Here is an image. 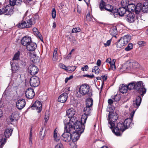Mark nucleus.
I'll return each mask as SVG.
<instances>
[{
	"instance_id": "16",
	"label": "nucleus",
	"mask_w": 148,
	"mask_h": 148,
	"mask_svg": "<svg viewBox=\"0 0 148 148\" xmlns=\"http://www.w3.org/2000/svg\"><path fill=\"white\" fill-rule=\"evenodd\" d=\"M35 95L34 90L32 88L27 89L25 92V96L29 99H32L33 98Z\"/></svg>"
},
{
	"instance_id": "33",
	"label": "nucleus",
	"mask_w": 148,
	"mask_h": 148,
	"mask_svg": "<svg viewBox=\"0 0 148 148\" xmlns=\"http://www.w3.org/2000/svg\"><path fill=\"white\" fill-rule=\"evenodd\" d=\"M121 38H122L123 41L125 43V45H126L130 40L131 37L130 35H127L123 37H121Z\"/></svg>"
},
{
	"instance_id": "54",
	"label": "nucleus",
	"mask_w": 148,
	"mask_h": 148,
	"mask_svg": "<svg viewBox=\"0 0 148 148\" xmlns=\"http://www.w3.org/2000/svg\"><path fill=\"white\" fill-rule=\"evenodd\" d=\"M112 98L115 101H119L120 99L119 96L117 95H115L114 98Z\"/></svg>"
},
{
	"instance_id": "21",
	"label": "nucleus",
	"mask_w": 148,
	"mask_h": 148,
	"mask_svg": "<svg viewBox=\"0 0 148 148\" xmlns=\"http://www.w3.org/2000/svg\"><path fill=\"white\" fill-rule=\"evenodd\" d=\"M18 114L16 113H13L11 116L10 118L8 119V121L10 123H12L14 122L15 121H16L18 119Z\"/></svg>"
},
{
	"instance_id": "2",
	"label": "nucleus",
	"mask_w": 148,
	"mask_h": 148,
	"mask_svg": "<svg viewBox=\"0 0 148 148\" xmlns=\"http://www.w3.org/2000/svg\"><path fill=\"white\" fill-rule=\"evenodd\" d=\"M35 19L34 17H32L27 21L22 20L19 22L16 26L20 29H24L31 27L35 23Z\"/></svg>"
},
{
	"instance_id": "1",
	"label": "nucleus",
	"mask_w": 148,
	"mask_h": 148,
	"mask_svg": "<svg viewBox=\"0 0 148 148\" xmlns=\"http://www.w3.org/2000/svg\"><path fill=\"white\" fill-rule=\"evenodd\" d=\"M133 123H132V120L130 119H127L123 123L119 122L117 124L116 127L113 128L112 132L116 136L121 135L122 133L129 127H132Z\"/></svg>"
},
{
	"instance_id": "23",
	"label": "nucleus",
	"mask_w": 148,
	"mask_h": 148,
	"mask_svg": "<svg viewBox=\"0 0 148 148\" xmlns=\"http://www.w3.org/2000/svg\"><path fill=\"white\" fill-rule=\"evenodd\" d=\"M129 13L126 17L127 21L130 23H132L134 21L135 18L134 14L132 12H128Z\"/></svg>"
},
{
	"instance_id": "48",
	"label": "nucleus",
	"mask_w": 148,
	"mask_h": 148,
	"mask_svg": "<svg viewBox=\"0 0 148 148\" xmlns=\"http://www.w3.org/2000/svg\"><path fill=\"white\" fill-rule=\"evenodd\" d=\"M115 60H112V62L110 64V68L109 69V70H110V69H111L113 70H114L116 69V66L115 65Z\"/></svg>"
},
{
	"instance_id": "13",
	"label": "nucleus",
	"mask_w": 148,
	"mask_h": 148,
	"mask_svg": "<svg viewBox=\"0 0 148 148\" xmlns=\"http://www.w3.org/2000/svg\"><path fill=\"white\" fill-rule=\"evenodd\" d=\"M28 71L31 75H34L38 73V69L36 66L33 64L29 66Z\"/></svg>"
},
{
	"instance_id": "18",
	"label": "nucleus",
	"mask_w": 148,
	"mask_h": 148,
	"mask_svg": "<svg viewBox=\"0 0 148 148\" xmlns=\"http://www.w3.org/2000/svg\"><path fill=\"white\" fill-rule=\"evenodd\" d=\"M62 139L65 142H69L71 139V133H69L64 131V133L62 135Z\"/></svg>"
},
{
	"instance_id": "15",
	"label": "nucleus",
	"mask_w": 148,
	"mask_h": 148,
	"mask_svg": "<svg viewBox=\"0 0 148 148\" xmlns=\"http://www.w3.org/2000/svg\"><path fill=\"white\" fill-rule=\"evenodd\" d=\"M115 14H118L120 16H122L124 15L126 12L127 11L126 8L122 7L119 8L118 9L115 8L114 9Z\"/></svg>"
},
{
	"instance_id": "17",
	"label": "nucleus",
	"mask_w": 148,
	"mask_h": 148,
	"mask_svg": "<svg viewBox=\"0 0 148 148\" xmlns=\"http://www.w3.org/2000/svg\"><path fill=\"white\" fill-rule=\"evenodd\" d=\"M31 41V37L26 36L22 39L21 43L23 46L26 47Z\"/></svg>"
},
{
	"instance_id": "24",
	"label": "nucleus",
	"mask_w": 148,
	"mask_h": 148,
	"mask_svg": "<svg viewBox=\"0 0 148 148\" xmlns=\"http://www.w3.org/2000/svg\"><path fill=\"white\" fill-rule=\"evenodd\" d=\"M19 65L17 63L13 62L11 64V68L12 73H17L19 69Z\"/></svg>"
},
{
	"instance_id": "47",
	"label": "nucleus",
	"mask_w": 148,
	"mask_h": 148,
	"mask_svg": "<svg viewBox=\"0 0 148 148\" xmlns=\"http://www.w3.org/2000/svg\"><path fill=\"white\" fill-rule=\"evenodd\" d=\"M100 70L98 66H95L93 67L92 72H95V74H98L99 73Z\"/></svg>"
},
{
	"instance_id": "19",
	"label": "nucleus",
	"mask_w": 148,
	"mask_h": 148,
	"mask_svg": "<svg viewBox=\"0 0 148 148\" xmlns=\"http://www.w3.org/2000/svg\"><path fill=\"white\" fill-rule=\"evenodd\" d=\"M27 49L30 51H34L37 47V45L36 43L32 41L26 47Z\"/></svg>"
},
{
	"instance_id": "46",
	"label": "nucleus",
	"mask_w": 148,
	"mask_h": 148,
	"mask_svg": "<svg viewBox=\"0 0 148 148\" xmlns=\"http://www.w3.org/2000/svg\"><path fill=\"white\" fill-rule=\"evenodd\" d=\"M20 52L18 51L14 55L12 60H19V57L20 55Z\"/></svg>"
},
{
	"instance_id": "8",
	"label": "nucleus",
	"mask_w": 148,
	"mask_h": 148,
	"mask_svg": "<svg viewBox=\"0 0 148 148\" xmlns=\"http://www.w3.org/2000/svg\"><path fill=\"white\" fill-rule=\"evenodd\" d=\"M79 123H75L74 125H73V123H71L70 122L67 124H66V125L64 127V131L69 132L71 133V132H73L74 130L78 131L79 130V129H78L77 127V124H79Z\"/></svg>"
},
{
	"instance_id": "60",
	"label": "nucleus",
	"mask_w": 148,
	"mask_h": 148,
	"mask_svg": "<svg viewBox=\"0 0 148 148\" xmlns=\"http://www.w3.org/2000/svg\"><path fill=\"white\" fill-rule=\"evenodd\" d=\"M101 77H102V79H103V81L102 82V86H103V85L104 83V81H106L107 80V76H105V75L102 76Z\"/></svg>"
},
{
	"instance_id": "7",
	"label": "nucleus",
	"mask_w": 148,
	"mask_h": 148,
	"mask_svg": "<svg viewBox=\"0 0 148 148\" xmlns=\"http://www.w3.org/2000/svg\"><path fill=\"white\" fill-rule=\"evenodd\" d=\"M92 110V107L86 106L84 108V114L82 115L81 120L82 122H83L84 124L86 123L88 116L91 114Z\"/></svg>"
},
{
	"instance_id": "58",
	"label": "nucleus",
	"mask_w": 148,
	"mask_h": 148,
	"mask_svg": "<svg viewBox=\"0 0 148 148\" xmlns=\"http://www.w3.org/2000/svg\"><path fill=\"white\" fill-rule=\"evenodd\" d=\"M88 69V67L87 65H85L84 67H82L81 70L83 71H87Z\"/></svg>"
},
{
	"instance_id": "56",
	"label": "nucleus",
	"mask_w": 148,
	"mask_h": 148,
	"mask_svg": "<svg viewBox=\"0 0 148 148\" xmlns=\"http://www.w3.org/2000/svg\"><path fill=\"white\" fill-rule=\"evenodd\" d=\"M138 44L140 46H145V42L143 41H139L138 42Z\"/></svg>"
},
{
	"instance_id": "45",
	"label": "nucleus",
	"mask_w": 148,
	"mask_h": 148,
	"mask_svg": "<svg viewBox=\"0 0 148 148\" xmlns=\"http://www.w3.org/2000/svg\"><path fill=\"white\" fill-rule=\"evenodd\" d=\"M134 82L130 83L128 84V85L127 86V89L130 90L134 89Z\"/></svg>"
},
{
	"instance_id": "36",
	"label": "nucleus",
	"mask_w": 148,
	"mask_h": 148,
	"mask_svg": "<svg viewBox=\"0 0 148 148\" xmlns=\"http://www.w3.org/2000/svg\"><path fill=\"white\" fill-rule=\"evenodd\" d=\"M106 5V3L103 0L101 1L99 4V7L101 11L104 10Z\"/></svg>"
},
{
	"instance_id": "3",
	"label": "nucleus",
	"mask_w": 148,
	"mask_h": 148,
	"mask_svg": "<svg viewBox=\"0 0 148 148\" xmlns=\"http://www.w3.org/2000/svg\"><path fill=\"white\" fill-rule=\"evenodd\" d=\"M108 118V123L110 125L109 126L110 128L112 129L115 126L114 122L116 121L118 119V115L116 112L112 111L109 112Z\"/></svg>"
},
{
	"instance_id": "37",
	"label": "nucleus",
	"mask_w": 148,
	"mask_h": 148,
	"mask_svg": "<svg viewBox=\"0 0 148 148\" xmlns=\"http://www.w3.org/2000/svg\"><path fill=\"white\" fill-rule=\"evenodd\" d=\"M45 130H44V127H41L40 132V138L41 140H43L45 135Z\"/></svg>"
},
{
	"instance_id": "9",
	"label": "nucleus",
	"mask_w": 148,
	"mask_h": 148,
	"mask_svg": "<svg viewBox=\"0 0 148 148\" xmlns=\"http://www.w3.org/2000/svg\"><path fill=\"white\" fill-rule=\"evenodd\" d=\"M3 14L7 16H11L14 12V7L9 5H6L2 7Z\"/></svg>"
},
{
	"instance_id": "43",
	"label": "nucleus",
	"mask_w": 148,
	"mask_h": 148,
	"mask_svg": "<svg viewBox=\"0 0 148 148\" xmlns=\"http://www.w3.org/2000/svg\"><path fill=\"white\" fill-rule=\"evenodd\" d=\"M57 48L55 49L53 53L52 60L54 61L57 60Z\"/></svg>"
},
{
	"instance_id": "6",
	"label": "nucleus",
	"mask_w": 148,
	"mask_h": 148,
	"mask_svg": "<svg viewBox=\"0 0 148 148\" xmlns=\"http://www.w3.org/2000/svg\"><path fill=\"white\" fill-rule=\"evenodd\" d=\"M13 129H6L4 132L5 137H2L0 138V148H2L5 144L7 139L6 138H9L12 135Z\"/></svg>"
},
{
	"instance_id": "38",
	"label": "nucleus",
	"mask_w": 148,
	"mask_h": 148,
	"mask_svg": "<svg viewBox=\"0 0 148 148\" xmlns=\"http://www.w3.org/2000/svg\"><path fill=\"white\" fill-rule=\"evenodd\" d=\"M142 98L140 96H137L136 98V100L135 101H134V103L135 104L136 106H139L141 103Z\"/></svg>"
},
{
	"instance_id": "32",
	"label": "nucleus",
	"mask_w": 148,
	"mask_h": 148,
	"mask_svg": "<svg viewBox=\"0 0 148 148\" xmlns=\"http://www.w3.org/2000/svg\"><path fill=\"white\" fill-rule=\"evenodd\" d=\"M33 31L34 34L37 37H38L41 41H43L42 37L40 33L39 32L37 29L36 27H34L33 29Z\"/></svg>"
},
{
	"instance_id": "27",
	"label": "nucleus",
	"mask_w": 148,
	"mask_h": 148,
	"mask_svg": "<svg viewBox=\"0 0 148 148\" xmlns=\"http://www.w3.org/2000/svg\"><path fill=\"white\" fill-rule=\"evenodd\" d=\"M127 88L125 84H121L119 86V90L122 93H126L127 92Z\"/></svg>"
},
{
	"instance_id": "34",
	"label": "nucleus",
	"mask_w": 148,
	"mask_h": 148,
	"mask_svg": "<svg viewBox=\"0 0 148 148\" xmlns=\"http://www.w3.org/2000/svg\"><path fill=\"white\" fill-rule=\"evenodd\" d=\"M142 11L144 13L148 12V2H145L142 7Z\"/></svg>"
},
{
	"instance_id": "52",
	"label": "nucleus",
	"mask_w": 148,
	"mask_h": 148,
	"mask_svg": "<svg viewBox=\"0 0 148 148\" xmlns=\"http://www.w3.org/2000/svg\"><path fill=\"white\" fill-rule=\"evenodd\" d=\"M51 15L53 19L55 18H56V9L55 8H53L52 9Z\"/></svg>"
},
{
	"instance_id": "4",
	"label": "nucleus",
	"mask_w": 148,
	"mask_h": 148,
	"mask_svg": "<svg viewBox=\"0 0 148 148\" xmlns=\"http://www.w3.org/2000/svg\"><path fill=\"white\" fill-rule=\"evenodd\" d=\"M84 127L85 126H83V127H79L78 129H79V130L73 131L72 133L71 134V139L73 142H75L78 140L81 134L84 132Z\"/></svg>"
},
{
	"instance_id": "62",
	"label": "nucleus",
	"mask_w": 148,
	"mask_h": 148,
	"mask_svg": "<svg viewBox=\"0 0 148 148\" xmlns=\"http://www.w3.org/2000/svg\"><path fill=\"white\" fill-rule=\"evenodd\" d=\"M73 77V75H71L69 77L66 78L65 79V82L67 83L68 80L71 79Z\"/></svg>"
},
{
	"instance_id": "35",
	"label": "nucleus",
	"mask_w": 148,
	"mask_h": 148,
	"mask_svg": "<svg viewBox=\"0 0 148 148\" xmlns=\"http://www.w3.org/2000/svg\"><path fill=\"white\" fill-rule=\"evenodd\" d=\"M142 4L140 3H138L135 6V11L136 14H138L141 11H142Z\"/></svg>"
},
{
	"instance_id": "57",
	"label": "nucleus",
	"mask_w": 148,
	"mask_h": 148,
	"mask_svg": "<svg viewBox=\"0 0 148 148\" xmlns=\"http://www.w3.org/2000/svg\"><path fill=\"white\" fill-rule=\"evenodd\" d=\"M20 64L23 66H25L26 64V60L24 59L23 60H21L20 61Z\"/></svg>"
},
{
	"instance_id": "28",
	"label": "nucleus",
	"mask_w": 148,
	"mask_h": 148,
	"mask_svg": "<svg viewBox=\"0 0 148 148\" xmlns=\"http://www.w3.org/2000/svg\"><path fill=\"white\" fill-rule=\"evenodd\" d=\"M116 47L118 48H121L125 45L122 38H121L116 43Z\"/></svg>"
},
{
	"instance_id": "31",
	"label": "nucleus",
	"mask_w": 148,
	"mask_h": 148,
	"mask_svg": "<svg viewBox=\"0 0 148 148\" xmlns=\"http://www.w3.org/2000/svg\"><path fill=\"white\" fill-rule=\"evenodd\" d=\"M22 1L20 0H10V5L13 7L15 5H18L21 4Z\"/></svg>"
},
{
	"instance_id": "30",
	"label": "nucleus",
	"mask_w": 148,
	"mask_h": 148,
	"mask_svg": "<svg viewBox=\"0 0 148 148\" xmlns=\"http://www.w3.org/2000/svg\"><path fill=\"white\" fill-rule=\"evenodd\" d=\"M110 33L111 35L113 36H116V35L117 34V31L116 26L112 27L110 30Z\"/></svg>"
},
{
	"instance_id": "51",
	"label": "nucleus",
	"mask_w": 148,
	"mask_h": 148,
	"mask_svg": "<svg viewBox=\"0 0 148 148\" xmlns=\"http://www.w3.org/2000/svg\"><path fill=\"white\" fill-rule=\"evenodd\" d=\"M93 17L89 13H88L87 15L86 16V20L89 21H92V20Z\"/></svg>"
},
{
	"instance_id": "10",
	"label": "nucleus",
	"mask_w": 148,
	"mask_h": 148,
	"mask_svg": "<svg viewBox=\"0 0 148 148\" xmlns=\"http://www.w3.org/2000/svg\"><path fill=\"white\" fill-rule=\"evenodd\" d=\"M89 89V86L88 85L82 84L79 88V92L82 96H83L88 93Z\"/></svg>"
},
{
	"instance_id": "55",
	"label": "nucleus",
	"mask_w": 148,
	"mask_h": 148,
	"mask_svg": "<svg viewBox=\"0 0 148 148\" xmlns=\"http://www.w3.org/2000/svg\"><path fill=\"white\" fill-rule=\"evenodd\" d=\"M59 66L62 69H63L65 70L67 69V67H66L65 65L62 63H60L59 65Z\"/></svg>"
},
{
	"instance_id": "53",
	"label": "nucleus",
	"mask_w": 148,
	"mask_h": 148,
	"mask_svg": "<svg viewBox=\"0 0 148 148\" xmlns=\"http://www.w3.org/2000/svg\"><path fill=\"white\" fill-rule=\"evenodd\" d=\"M67 116H66L65 117V118L64 120V123L65 126L66 125V124H67V123H70V120H69V119Z\"/></svg>"
},
{
	"instance_id": "41",
	"label": "nucleus",
	"mask_w": 148,
	"mask_h": 148,
	"mask_svg": "<svg viewBox=\"0 0 148 148\" xmlns=\"http://www.w3.org/2000/svg\"><path fill=\"white\" fill-rule=\"evenodd\" d=\"M76 66H75L67 67L66 71L69 72H72L76 69Z\"/></svg>"
},
{
	"instance_id": "12",
	"label": "nucleus",
	"mask_w": 148,
	"mask_h": 148,
	"mask_svg": "<svg viewBox=\"0 0 148 148\" xmlns=\"http://www.w3.org/2000/svg\"><path fill=\"white\" fill-rule=\"evenodd\" d=\"M42 106L41 102L38 101H37L32 105L31 108L33 110H36L39 113L41 111Z\"/></svg>"
},
{
	"instance_id": "5",
	"label": "nucleus",
	"mask_w": 148,
	"mask_h": 148,
	"mask_svg": "<svg viewBox=\"0 0 148 148\" xmlns=\"http://www.w3.org/2000/svg\"><path fill=\"white\" fill-rule=\"evenodd\" d=\"M134 90L138 91V92L142 97L146 93V89L144 87L142 81H139L135 82Z\"/></svg>"
},
{
	"instance_id": "61",
	"label": "nucleus",
	"mask_w": 148,
	"mask_h": 148,
	"mask_svg": "<svg viewBox=\"0 0 148 148\" xmlns=\"http://www.w3.org/2000/svg\"><path fill=\"white\" fill-rule=\"evenodd\" d=\"M55 148H63L62 144L60 143L56 145Z\"/></svg>"
},
{
	"instance_id": "59",
	"label": "nucleus",
	"mask_w": 148,
	"mask_h": 148,
	"mask_svg": "<svg viewBox=\"0 0 148 148\" xmlns=\"http://www.w3.org/2000/svg\"><path fill=\"white\" fill-rule=\"evenodd\" d=\"M111 40H109L107 41L106 43L104 44V46L106 47L110 45L111 43Z\"/></svg>"
},
{
	"instance_id": "11",
	"label": "nucleus",
	"mask_w": 148,
	"mask_h": 148,
	"mask_svg": "<svg viewBox=\"0 0 148 148\" xmlns=\"http://www.w3.org/2000/svg\"><path fill=\"white\" fill-rule=\"evenodd\" d=\"M39 78L36 76L32 77L30 79V84L32 87L38 86L40 84Z\"/></svg>"
},
{
	"instance_id": "42",
	"label": "nucleus",
	"mask_w": 148,
	"mask_h": 148,
	"mask_svg": "<svg viewBox=\"0 0 148 148\" xmlns=\"http://www.w3.org/2000/svg\"><path fill=\"white\" fill-rule=\"evenodd\" d=\"M129 0H122L121 2V5L122 7L127 8V5L129 4Z\"/></svg>"
},
{
	"instance_id": "64",
	"label": "nucleus",
	"mask_w": 148,
	"mask_h": 148,
	"mask_svg": "<svg viewBox=\"0 0 148 148\" xmlns=\"http://www.w3.org/2000/svg\"><path fill=\"white\" fill-rule=\"evenodd\" d=\"M84 77H86L88 78H92L94 76V75L92 74V75H89L86 74L84 75Z\"/></svg>"
},
{
	"instance_id": "40",
	"label": "nucleus",
	"mask_w": 148,
	"mask_h": 148,
	"mask_svg": "<svg viewBox=\"0 0 148 148\" xmlns=\"http://www.w3.org/2000/svg\"><path fill=\"white\" fill-rule=\"evenodd\" d=\"M53 138L54 140L55 141L57 142L59 141L60 139V137L59 136L57 133V130L56 129L53 132Z\"/></svg>"
},
{
	"instance_id": "22",
	"label": "nucleus",
	"mask_w": 148,
	"mask_h": 148,
	"mask_svg": "<svg viewBox=\"0 0 148 148\" xmlns=\"http://www.w3.org/2000/svg\"><path fill=\"white\" fill-rule=\"evenodd\" d=\"M68 94L64 92L58 98L59 102L62 103H64L66 101L68 97Z\"/></svg>"
},
{
	"instance_id": "44",
	"label": "nucleus",
	"mask_w": 148,
	"mask_h": 148,
	"mask_svg": "<svg viewBox=\"0 0 148 148\" xmlns=\"http://www.w3.org/2000/svg\"><path fill=\"white\" fill-rule=\"evenodd\" d=\"M33 60L32 61L34 63H37L40 62V58L36 56V55L34 54L33 56Z\"/></svg>"
},
{
	"instance_id": "14",
	"label": "nucleus",
	"mask_w": 148,
	"mask_h": 148,
	"mask_svg": "<svg viewBox=\"0 0 148 148\" xmlns=\"http://www.w3.org/2000/svg\"><path fill=\"white\" fill-rule=\"evenodd\" d=\"M69 119V120H70V122L73 123V125H74V124L75 125V123H79V124H78L77 125V127L78 128L83 127V126H84V123L83 122H82L81 121V122L77 121V118L73 116Z\"/></svg>"
},
{
	"instance_id": "50",
	"label": "nucleus",
	"mask_w": 148,
	"mask_h": 148,
	"mask_svg": "<svg viewBox=\"0 0 148 148\" xmlns=\"http://www.w3.org/2000/svg\"><path fill=\"white\" fill-rule=\"evenodd\" d=\"M81 29L79 27L73 28L72 30L73 33H76L80 31Z\"/></svg>"
},
{
	"instance_id": "29",
	"label": "nucleus",
	"mask_w": 148,
	"mask_h": 148,
	"mask_svg": "<svg viewBox=\"0 0 148 148\" xmlns=\"http://www.w3.org/2000/svg\"><path fill=\"white\" fill-rule=\"evenodd\" d=\"M127 12H134L135 10V5L133 3H129L127 5Z\"/></svg>"
},
{
	"instance_id": "26",
	"label": "nucleus",
	"mask_w": 148,
	"mask_h": 148,
	"mask_svg": "<svg viewBox=\"0 0 148 148\" xmlns=\"http://www.w3.org/2000/svg\"><path fill=\"white\" fill-rule=\"evenodd\" d=\"M115 8H114L111 5L109 4H106L104 10H106L107 11L111 12L114 14H115L114 9Z\"/></svg>"
},
{
	"instance_id": "63",
	"label": "nucleus",
	"mask_w": 148,
	"mask_h": 148,
	"mask_svg": "<svg viewBox=\"0 0 148 148\" xmlns=\"http://www.w3.org/2000/svg\"><path fill=\"white\" fill-rule=\"evenodd\" d=\"M113 101L112 99H108V103L110 105H111L113 104Z\"/></svg>"
},
{
	"instance_id": "25",
	"label": "nucleus",
	"mask_w": 148,
	"mask_h": 148,
	"mask_svg": "<svg viewBox=\"0 0 148 148\" xmlns=\"http://www.w3.org/2000/svg\"><path fill=\"white\" fill-rule=\"evenodd\" d=\"M75 113V110L73 108H71L67 110L66 116H68L67 117L69 118H70L74 116Z\"/></svg>"
},
{
	"instance_id": "20",
	"label": "nucleus",
	"mask_w": 148,
	"mask_h": 148,
	"mask_svg": "<svg viewBox=\"0 0 148 148\" xmlns=\"http://www.w3.org/2000/svg\"><path fill=\"white\" fill-rule=\"evenodd\" d=\"M25 101L24 99H19L16 102V107L18 109L21 110L25 106Z\"/></svg>"
},
{
	"instance_id": "39",
	"label": "nucleus",
	"mask_w": 148,
	"mask_h": 148,
	"mask_svg": "<svg viewBox=\"0 0 148 148\" xmlns=\"http://www.w3.org/2000/svg\"><path fill=\"white\" fill-rule=\"evenodd\" d=\"M93 101V99L92 98H90L88 99L86 101V106L92 107Z\"/></svg>"
},
{
	"instance_id": "49",
	"label": "nucleus",
	"mask_w": 148,
	"mask_h": 148,
	"mask_svg": "<svg viewBox=\"0 0 148 148\" xmlns=\"http://www.w3.org/2000/svg\"><path fill=\"white\" fill-rule=\"evenodd\" d=\"M133 45L131 43H129L125 49V50L127 51H129L133 48Z\"/></svg>"
}]
</instances>
